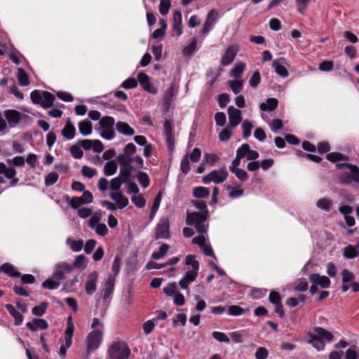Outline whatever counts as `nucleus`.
Listing matches in <instances>:
<instances>
[{
  "mask_svg": "<svg viewBox=\"0 0 359 359\" xmlns=\"http://www.w3.org/2000/svg\"><path fill=\"white\" fill-rule=\"evenodd\" d=\"M169 249V245L166 243L162 244L158 250L156 252H154L151 255V257L154 259H159L167 254Z\"/></svg>",
  "mask_w": 359,
  "mask_h": 359,
  "instance_id": "obj_38",
  "label": "nucleus"
},
{
  "mask_svg": "<svg viewBox=\"0 0 359 359\" xmlns=\"http://www.w3.org/2000/svg\"><path fill=\"white\" fill-rule=\"evenodd\" d=\"M26 326L32 331L38 330H46L48 327L47 321L42 318H34L32 321L28 322Z\"/></svg>",
  "mask_w": 359,
  "mask_h": 359,
  "instance_id": "obj_19",
  "label": "nucleus"
},
{
  "mask_svg": "<svg viewBox=\"0 0 359 359\" xmlns=\"http://www.w3.org/2000/svg\"><path fill=\"white\" fill-rule=\"evenodd\" d=\"M334 63L330 60H324L319 65V69L323 72H330L332 70Z\"/></svg>",
  "mask_w": 359,
  "mask_h": 359,
  "instance_id": "obj_62",
  "label": "nucleus"
},
{
  "mask_svg": "<svg viewBox=\"0 0 359 359\" xmlns=\"http://www.w3.org/2000/svg\"><path fill=\"white\" fill-rule=\"evenodd\" d=\"M171 6V0H161L159 5V12L161 15L168 14Z\"/></svg>",
  "mask_w": 359,
  "mask_h": 359,
  "instance_id": "obj_50",
  "label": "nucleus"
},
{
  "mask_svg": "<svg viewBox=\"0 0 359 359\" xmlns=\"http://www.w3.org/2000/svg\"><path fill=\"white\" fill-rule=\"evenodd\" d=\"M245 69V64L243 62H237L230 72V76L238 78L241 76Z\"/></svg>",
  "mask_w": 359,
  "mask_h": 359,
  "instance_id": "obj_32",
  "label": "nucleus"
},
{
  "mask_svg": "<svg viewBox=\"0 0 359 359\" xmlns=\"http://www.w3.org/2000/svg\"><path fill=\"white\" fill-rule=\"evenodd\" d=\"M43 96V91L35 90L31 93L30 97L34 104H40Z\"/></svg>",
  "mask_w": 359,
  "mask_h": 359,
  "instance_id": "obj_54",
  "label": "nucleus"
},
{
  "mask_svg": "<svg viewBox=\"0 0 359 359\" xmlns=\"http://www.w3.org/2000/svg\"><path fill=\"white\" fill-rule=\"evenodd\" d=\"M117 165L113 161H108L104 166V173L106 176H111L116 173Z\"/></svg>",
  "mask_w": 359,
  "mask_h": 359,
  "instance_id": "obj_39",
  "label": "nucleus"
},
{
  "mask_svg": "<svg viewBox=\"0 0 359 359\" xmlns=\"http://www.w3.org/2000/svg\"><path fill=\"white\" fill-rule=\"evenodd\" d=\"M59 175L55 172L48 173L45 178V184L46 186L54 184L58 180Z\"/></svg>",
  "mask_w": 359,
  "mask_h": 359,
  "instance_id": "obj_53",
  "label": "nucleus"
},
{
  "mask_svg": "<svg viewBox=\"0 0 359 359\" xmlns=\"http://www.w3.org/2000/svg\"><path fill=\"white\" fill-rule=\"evenodd\" d=\"M309 343L318 351H323L325 347L324 341L321 339H318L313 334L311 335V339L309 340Z\"/></svg>",
  "mask_w": 359,
  "mask_h": 359,
  "instance_id": "obj_34",
  "label": "nucleus"
},
{
  "mask_svg": "<svg viewBox=\"0 0 359 359\" xmlns=\"http://www.w3.org/2000/svg\"><path fill=\"white\" fill-rule=\"evenodd\" d=\"M164 131L166 136V141L169 149L174 147L175 137L172 133V128L170 121H166L164 123Z\"/></svg>",
  "mask_w": 359,
  "mask_h": 359,
  "instance_id": "obj_24",
  "label": "nucleus"
},
{
  "mask_svg": "<svg viewBox=\"0 0 359 359\" xmlns=\"http://www.w3.org/2000/svg\"><path fill=\"white\" fill-rule=\"evenodd\" d=\"M238 46L237 45H231L226 50L224 53L222 60L221 64L222 66H227L230 65L236 57L238 52Z\"/></svg>",
  "mask_w": 359,
  "mask_h": 359,
  "instance_id": "obj_12",
  "label": "nucleus"
},
{
  "mask_svg": "<svg viewBox=\"0 0 359 359\" xmlns=\"http://www.w3.org/2000/svg\"><path fill=\"white\" fill-rule=\"evenodd\" d=\"M182 17L180 11H175L173 13V29L177 36H180L182 34Z\"/></svg>",
  "mask_w": 359,
  "mask_h": 359,
  "instance_id": "obj_20",
  "label": "nucleus"
},
{
  "mask_svg": "<svg viewBox=\"0 0 359 359\" xmlns=\"http://www.w3.org/2000/svg\"><path fill=\"white\" fill-rule=\"evenodd\" d=\"M332 206V201L326 198H322L316 202V207L320 210L329 212Z\"/></svg>",
  "mask_w": 359,
  "mask_h": 359,
  "instance_id": "obj_33",
  "label": "nucleus"
},
{
  "mask_svg": "<svg viewBox=\"0 0 359 359\" xmlns=\"http://www.w3.org/2000/svg\"><path fill=\"white\" fill-rule=\"evenodd\" d=\"M131 175V170L128 168H121L119 175L117 177L123 183H126L129 180Z\"/></svg>",
  "mask_w": 359,
  "mask_h": 359,
  "instance_id": "obj_47",
  "label": "nucleus"
},
{
  "mask_svg": "<svg viewBox=\"0 0 359 359\" xmlns=\"http://www.w3.org/2000/svg\"><path fill=\"white\" fill-rule=\"evenodd\" d=\"M0 175H4L6 179L10 180V187H15L18 184L17 170L13 167H8L4 163H0Z\"/></svg>",
  "mask_w": 359,
  "mask_h": 359,
  "instance_id": "obj_10",
  "label": "nucleus"
},
{
  "mask_svg": "<svg viewBox=\"0 0 359 359\" xmlns=\"http://www.w3.org/2000/svg\"><path fill=\"white\" fill-rule=\"evenodd\" d=\"M174 95V88L171 86L169 89H168L164 94L163 97V102L166 106V108L168 109L172 101V97Z\"/></svg>",
  "mask_w": 359,
  "mask_h": 359,
  "instance_id": "obj_51",
  "label": "nucleus"
},
{
  "mask_svg": "<svg viewBox=\"0 0 359 359\" xmlns=\"http://www.w3.org/2000/svg\"><path fill=\"white\" fill-rule=\"evenodd\" d=\"M233 127L227 125L226 127H225L222 132L219 135V140L221 141H226L228 140L232 135V130Z\"/></svg>",
  "mask_w": 359,
  "mask_h": 359,
  "instance_id": "obj_46",
  "label": "nucleus"
},
{
  "mask_svg": "<svg viewBox=\"0 0 359 359\" xmlns=\"http://www.w3.org/2000/svg\"><path fill=\"white\" fill-rule=\"evenodd\" d=\"M210 191L204 187H198L194 189L193 194L196 198H204L209 196Z\"/></svg>",
  "mask_w": 359,
  "mask_h": 359,
  "instance_id": "obj_40",
  "label": "nucleus"
},
{
  "mask_svg": "<svg viewBox=\"0 0 359 359\" xmlns=\"http://www.w3.org/2000/svg\"><path fill=\"white\" fill-rule=\"evenodd\" d=\"M269 355L268 350L264 347H259L255 353L256 359H266Z\"/></svg>",
  "mask_w": 359,
  "mask_h": 359,
  "instance_id": "obj_64",
  "label": "nucleus"
},
{
  "mask_svg": "<svg viewBox=\"0 0 359 359\" xmlns=\"http://www.w3.org/2000/svg\"><path fill=\"white\" fill-rule=\"evenodd\" d=\"M218 12L215 9H212L208 14L205 21L213 25L218 18Z\"/></svg>",
  "mask_w": 359,
  "mask_h": 359,
  "instance_id": "obj_60",
  "label": "nucleus"
},
{
  "mask_svg": "<svg viewBox=\"0 0 359 359\" xmlns=\"http://www.w3.org/2000/svg\"><path fill=\"white\" fill-rule=\"evenodd\" d=\"M253 126L252 123L248 120H245L242 123L243 135L244 138L248 137L251 135V130Z\"/></svg>",
  "mask_w": 359,
  "mask_h": 359,
  "instance_id": "obj_52",
  "label": "nucleus"
},
{
  "mask_svg": "<svg viewBox=\"0 0 359 359\" xmlns=\"http://www.w3.org/2000/svg\"><path fill=\"white\" fill-rule=\"evenodd\" d=\"M326 158L330 161V162H337L340 161H346L347 160V157L339 152H332L330 154H327L326 156Z\"/></svg>",
  "mask_w": 359,
  "mask_h": 359,
  "instance_id": "obj_43",
  "label": "nucleus"
},
{
  "mask_svg": "<svg viewBox=\"0 0 359 359\" xmlns=\"http://www.w3.org/2000/svg\"><path fill=\"white\" fill-rule=\"evenodd\" d=\"M201 156V151L198 148H194L192 152L187 154L181 161L180 168L183 173L187 174L190 170L189 161L193 163L198 162Z\"/></svg>",
  "mask_w": 359,
  "mask_h": 359,
  "instance_id": "obj_5",
  "label": "nucleus"
},
{
  "mask_svg": "<svg viewBox=\"0 0 359 359\" xmlns=\"http://www.w3.org/2000/svg\"><path fill=\"white\" fill-rule=\"evenodd\" d=\"M229 86L234 94H238L243 89V81H229Z\"/></svg>",
  "mask_w": 359,
  "mask_h": 359,
  "instance_id": "obj_49",
  "label": "nucleus"
},
{
  "mask_svg": "<svg viewBox=\"0 0 359 359\" xmlns=\"http://www.w3.org/2000/svg\"><path fill=\"white\" fill-rule=\"evenodd\" d=\"M108 352L111 359H126L130 354L128 346L121 341L114 343Z\"/></svg>",
  "mask_w": 359,
  "mask_h": 359,
  "instance_id": "obj_2",
  "label": "nucleus"
},
{
  "mask_svg": "<svg viewBox=\"0 0 359 359\" xmlns=\"http://www.w3.org/2000/svg\"><path fill=\"white\" fill-rule=\"evenodd\" d=\"M309 280L316 285L323 288H327L330 285V280L325 276H320L318 273H312L309 276Z\"/></svg>",
  "mask_w": 359,
  "mask_h": 359,
  "instance_id": "obj_16",
  "label": "nucleus"
},
{
  "mask_svg": "<svg viewBox=\"0 0 359 359\" xmlns=\"http://www.w3.org/2000/svg\"><path fill=\"white\" fill-rule=\"evenodd\" d=\"M137 80L142 88L147 92L156 94L157 89L150 83L149 77L144 73L141 72L137 74Z\"/></svg>",
  "mask_w": 359,
  "mask_h": 359,
  "instance_id": "obj_15",
  "label": "nucleus"
},
{
  "mask_svg": "<svg viewBox=\"0 0 359 359\" xmlns=\"http://www.w3.org/2000/svg\"><path fill=\"white\" fill-rule=\"evenodd\" d=\"M116 129L120 134L126 136H132L135 133L128 123L123 121H118L116 123Z\"/></svg>",
  "mask_w": 359,
  "mask_h": 359,
  "instance_id": "obj_23",
  "label": "nucleus"
},
{
  "mask_svg": "<svg viewBox=\"0 0 359 359\" xmlns=\"http://www.w3.org/2000/svg\"><path fill=\"white\" fill-rule=\"evenodd\" d=\"M110 197L117 203L119 209H123L128 205V199L120 191L111 193Z\"/></svg>",
  "mask_w": 359,
  "mask_h": 359,
  "instance_id": "obj_21",
  "label": "nucleus"
},
{
  "mask_svg": "<svg viewBox=\"0 0 359 359\" xmlns=\"http://www.w3.org/2000/svg\"><path fill=\"white\" fill-rule=\"evenodd\" d=\"M231 172H233L241 181H245L248 177V173L243 169L238 168L231 170Z\"/></svg>",
  "mask_w": 359,
  "mask_h": 359,
  "instance_id": "obj_63",
  "label": "nucleus"
},
{
  "mask_svg": "<svg viewBox=\"0 0 359 359\" xmlns=\"http://www.w3.org/2000/svg\"><path fill=\"white\" fill-rule=\"evenodd\" d=\"M18 83L22 86H27L29 84L27 74L22 68H18Z\"/></svg>",
  "mask_w": 359,
  "mask_h": 359,
  "instance_id": "obj_37",
  "label": "nucleus"
},
{
  "mask_svg": "<svg viewBox=\"0 0 359 359\" xmlns=\"http://www.w3.org/2000/svg\"><path fill=\"white\" fill-rule=\"evenodd\" d=\"M66 243L71 250L74 252L81 251L83 246V241L82 240L74 241L69 238L67 239Z\"/></svg>",
  "mask_w": 359,
  "mask_h": 359,
  "instance_id": "obj_35",
  "label": "nucleus"
},
{
  "mask_svg": "<svg viewBox=\"0 0 359 359\" xmlns=\"http://www.w3.org/2000/svg\"><path fill=\"white\" fill-rule=\"evenodd\" d=\"M117 161L121 165L128 166L133 163V157L127 154H120L117 157Z\"/></svg>",
  "mask_w": 359,
  "mask_h": 359,
  "instance_id": "obj_48",
  "label": "nucleus"
},
{
  "mask_svg": "<svg viewBox=\"0 0 359 359\" xmlns=\"http://www.w3.org/2000/svg\"><path fill=\"white\" fill-rule=\"evenodd\" d=\"M0 272L5 273L11 277L18 278L21 273L17 271L13 265L10 263H5L0 266Z\"/></svg>",
  "mask_w": 359,
  "mask_h": 359,
  "instance_id": "obj_27",
  "label": "nucleus"
},
{
  "mask_svg": "<svg viewBox=\"0 0 359 359\" xmlns=\"http://www.w3.org/2000/svg\"><path fill=\"white\" fill-rule=\"evenodd\" d=\"M170 223L168 218L162 217L156 227L155 238L164 239L170 236Z\"/></svg>",
  "mask_w": 359,
  "mask_h": 359,
  "instance_id": "obj_9",
  "label": "nucleus"
},
{
  "mask_svg": "<svg viewBox=\"0 0 359 359\" xmlns=\"http://www.w3.org/2000/svg\"><path fill=\"white\" fill-rule=\"evenodd\" d=\"M114 279L111 277H109L108 279L106 280L104 288L102 290L103 292V298L104 299L109 297V296L111 294L113 290H114Z\"/></svg>",
  "mask_w": 359,
  "mask_h": 359,
  "instance_id": "obj_30",
  "label": "nucleus"
},
{
  "mask_svg": "<svg viewBox=\"0 0 359 359\" xmlns=\"http://www.w3.org/2000/svg\"><path fill=\"white\" fill-rule=\"evenodd\" d=\"M352 170H350L351 175L348 172H344L339 177V182L343 184H350L351 182L359 183V168L358 166H351Z\"/></svg>",
  "mask_w": 359,
  "mask_h": 359,
  "instance_id": "obj_11",
  "label": "nucleus"
},
{
  "mask_svg": "<svg viewBox=\"0 0 359 359\" xmlns=\"http://www.w3.org/2000/svg\"><path fill=\"white\" fill-rule=\"evenodd\" d=\"M115 120L111 116H104L100 120V125L102 128L100 135L105 140H112L115 137L114 126Z\"/></svg>",
  "mask_w": 359,
  "mask_h": 359,
  "instance_id": "obj_3",
  "label": "nucleus"
},
{
  "mask_svg": "<svg viewBox=\"0 0 359 359\" xmlns=\"http://www.w3.org/2000/svg\"><path fill=\"white\" fill-rule=\"evenodd\" d=\"M8 164H12L17 167H22L25 165V160L23 156H18L14 157L12 160L7 161Z\"/></svg>",
  "mask_w": 359,
  "mask_h": 359,
  "instance_id": "obj_58",
  "label": "nucleus"
},
{
  "mask_svg": "<svg viewBox=\"0 0 359 359\" xmlns=\"http://www.w3.org/2000/svg\"><path fill=\"white\" fill-rule=\"evenodd\" d=\"M81 173L84 177L93 178L97 174V170L87 165H83L81 168Z\"/></svg>",
  "mask_w": 359,
  "mask_h": 359,
  "instance_id": "obj_57",
  "label": "nucleus"
},
{
  "mask_svg": "<svg viewBox=\"0 0 359 359\" xmlns=\"http://www.w3.org/2000/svg\"><path fill=\"white\" fill-rule=\"evenodd\" d=\"M22 114L14 109H8L5 111V117L11 127L15 126L21 120Z\"/></svg>",
  "mask_w": 359,
  "mask_h": 359,
  "instance_id": "obj_18",
  "label": "nucleus"
},
{
  "mask_svg": "<svg viewBox=\"0 0 359 359\" xmlns=\"http://www.w3.org/2000/svg\"><path fill=\"white\" fill-rule=\"evenodd\" d=\"M73 270L72 264L65 262L57 263L55 267L52 276L54 279L59 281L66 278V274L69 273Z\"/></svg>",
  "mask_w": 359,
  "mask_h": 359,
  "instance_id": "obj_8",
  "label": "nucleus"
},
{
  "mask_svg": "<svg viewBox=\"0 0 359 359\" xmlns=\"http://www.w3.org/2000/svg\"><path fill=\"white\" fill-rule=\"evenodd\" d=\"M70 152L72 156L76 159L81 158L83 156V151L80 149L78 145H73L70 148Z\"/></svg>",
  "mask_w": 359,
  "mask_h": 359,
  "instance_id": "obj_61",
  "label": "nucleus"
},
{
  "mask_svg": "<svg viewBox=\"0 0 359 359\" xmlns=\"http://www.w3.org/2000/svg\"><path fill=\"white\" fill-rule=\"evenodd\" d=\"M278 101L276 98H269L266 102L260 104L259 107L262 111H273L276 109Z\"/></svg>",
  "mask_w": 359,
  "mask_h": 359,
  "instance_id": "obj_29",
  "label": "nucleus"
},
{
  "mask_svg": "<svg viewBox=\"0 0 359 359\" xmlns=\"http://www.w3.org/2000/svg\"><path fill=\"white\" fill-rule=\"evenodd\" d=\"M76 128L69 119L67 120L64 128L62 130V135L67 140H72L74 137Z\"/></svg>",
  "mask_w": 359,
  "mask_h": 359,
  "instance_id": "obj_25",
  "label": "nucleus"
},
{
  "mask_svg": "<svg viewBox=\"0 0 359 359\" xmlns=\"http://www.w3.org/2000/svg\"><path fill=\"white\" fill-rule=\"evenodd\" d=\"M6 308L8 313L15 318V324L16 325H21L23 321V316L11 304H6Z\"/></svg>",
  "mask_w": 359,
  "mask_h": 359,
  "instance_id": "obj_28",
  "label": "nucleus"
},
{
  "mask_svg": "<svg viewBox=\"0 0 359 359\" xmlns=\"http://www.w3.org/2000/svg\"><path fill=\"white\" fill-rule=\"evenodd\" d=\"M342 283H353L354 280V276L353 274L348 271L347 269L343 270L342 273Z\"/></svg>",
  "mask_w": 359,
  "mask_h": 359,
  "instance_id": "obj_59",
  "label": "nucleus"
},
{
  "mask_svg": "<svg viewBox=\"0 0 359 359\" xmlns=\"http://www.w3.org/2000/svg\"><path fill=\"white\" fill-rule=\"evenodd\" d=\"M313 332L314 333L313 334L314 336L318 339H323V341L325 340L330 342L332 341L334 338L333 334L330 332L320 327H315Z\"/></svg>",
  "mask_w": 359,
  "mask_h": 359,
  "instance_id": "obj_22",
  "label": "nucleus"
},
{
  "mask_svg": "<svg viewBox=\"0 0 359 359\" xmlns=\"http://www.w3.org/2000/svg\"><path fill=\"white\" fill-rule=\"evenodd\" d=\"M72 318L69 317L68 319L67 327L65 332V344H62L60 348L59 354L62 358H65L67 354V350L72 345V337L74 331V326L71 323Z\"/></svg>",
  "mask_w": 359,
  "mask_h": 359,
  "instance_id": "obj_6",
  "label": "nucleus"
},
{
  "mask_svg": "<svg viewBox=\"0 0 359 359\" xmlns=\"http://www.w3.org/2000/svg\"><path fill=\"white\" fill-rule=\"evenodd\" d=\"M137 178L143 188H147L150 183V179L148 174L143 171H139L137 174Z\"/></svg>",
  "mask_w": 359,
  "mask_h": 359,
  "instance_id": "obj_36",
  "label": "nucleus"
},
{
  "mask_svg": "<svg viewBox=\"0 0 359 359\" xmlns=\"http://www.w3.org/2000/svg\"><path fill=\"white\" fill-rule=\"evenodd\" d=\"M97 278L98 274L96 271H93L88 276L86 283V291L88 294L91 295L96 291Z\"/></svg>",
  "mask_w": 359,
  "mask_h": 359,
  "instance_id": "obj_17",
  "label": "nucleus"
},
{
  "mask_svg": "<svg viewBox=\"0 0 359 359\" xmlns=\"http://www.w3.org/2000/svg\"><path fill=\"white\" fill-rule=\"evenodd\" d=\"M272 66L274 68L275 72L280 76L287 77L288 76L287 69L284 66L281 65L278 61L273 60Z\"/></svg>",
  "mask_w": 359,
  "mask_h": 359,
  "instance_id": "obj_41",
  "label": "nucleus"
},
{
  "mask_svg": "<svg viewBox=\"0 0 359 359\" xmlns=\"http://www.w3.org/2000/svg\"><path fill=\"white\" fill-rule=\"evenodd\" d=\"M357 255H358V251L355 249V248H354L353 246L348 245L345 248L344 252V255L346 258L352 259V258L355 257L357 256Z\"/></svg>",
  "mask_w": 359,
  "mask_h": 359,
  "instance_id": "obj_55",
  "label": "nucleus"
},
{
  "mask_svg": "<svg viewBox=\"0 0 359 359\" xmlns=\"http://www.w3.org/2000/svg\"><path fill=\"white\" fill-rule=\"evenodd\" d=\"M48 306V304L47 302H42L39 306H34L32 309V312L34 316H41L46 313Z\"/></svg>",
  "mask_w": 359,
  "mask_h": 359,
  "instance_id": "obj_45",
  "label": "nucleus"
},
{
  "mask_svg": "<svg viewBox=\"0 0 359 359\" xmlns=\"http://www.w3.org/2000/svg\"><path fill=\"white\" fill-rule=\"evenodd\" d=\"M228 114L229 126L235 128L241 123L242 120V113L240 109H238L233 106H230L228 108Z\"/></svg>",
  "mask_w": 359,
  "mask_h": 359,
  "instance_id": "obj_13",
  "label": "nucleus"
},
{
  "mask_svg": "<svg viewBox=\"0 0 359 359\" xmlns=\"http://www.w3.org/2000/svg\"><path fill=\"white\" fill-rule=\"evenodd\" d=\"M185 264L192 266V271L198 272L199 270V262L196 259L194 255H189L186 257Z\"/></svg>",
  "mask_w": 359,
  "mask_h": 359,
  "instance_id": "obj_42",
  "label": "nucleus"
},
{
  "mask_svg": "<svg viewBox=\"0 0 359 359\" xmlns=\"http://www.w3.org/2000/svg\"><path fill=\"white\" fill-rule=\"evenodd\" d=\"M60 285V281L58 280L54 279L53 278V279H47L42 283V287L48 290L57 289Z\"/></svg>",
  "mask_w": 359,
  "mask_h": 359,
  "instance_id": "obj_44",
  "label": "nucleus"
},
{
  "mask_svg": "<svg viewBox=\"0 0 359 359\" xmlns=\"http://www.w3.org/2000/svg\"><path fill=\"white\" fill-rule=\"evenodd\" d=\"M207 219L205 214L194 212L187 215L186 222L188 225H194L198 233L204 234L208 229V225L205 224Z\"/></svg>",
  "mask_w": 359,
  "mask_h": 359,
  "instance_id": "obj_1",
  "label": "nucleus"
},
{
  "mask_svg": "<svg viewBox=\"0 0 359 359\" xmlns=\"http://www.w3.org/2000/svg\"><path fill=\"white\" fill-rule=\"evenodd\" d=\"M103 333L98 330L90 332L86 338V352H90L97 349L102 341Z\"/></svg>",
  "mask_w": 359,
  "mask_h": 359,
  "instance_id": "obj_4",
  "label": "nucleus"
},
{
  "mask_svg": "<svg viewBox=\"0 0 359 359\" xmlns=\"http://www.w3.org/2000/svg\"><path fill=\"white\" fill-rule=\"evenodd\" d=\"M228 175V172L224 168L214 170L203 177V182L204 183L211 182L217 184L222 183L226 180Z\"/></svg>",
  "mask_w": 359,
  "mask_h": 359,
  "instance_id": "obj_7",
  "label": "nucleus"
},
{
  "mask_svg": "<svg viewBox=\"0 0 359 359\" xmlns=\"http://www.w3.org/2000/svg\"><path fill=\"white\" fill-rule=\"evenodd\" d=\"M196 271H187L183 278L180 280L179 285L182 290H187L188 293L190 292L189 285L193 283L198 276Z\"/></svg>",
  "mask_w": 359,
  "mask_h": 359,
  "instance_id": "obj_14",
  "label": "nucleus"
},
{
  "mask_svg": "<svg viewBox=\"0 0 359 359\" xmlns=\"http://www.w3.org/2000/svg\"><path fill=\"white\" fill-rule=\"evenodd\" d=\"M261 81V75L258 71H255L250 79L249 83L252 88L258 86Z\"/></svg>",
  "mask_w": 359,
  "mask_h": 359,
  "instance_id": "obj_56",
  "label": "nucleus"
},
{
  "mask_svg": "<svg viewBox=\"0 0 359 359\" xmlns=\"http://www.w3.org/2000/svg\"><path fill=\"white\" fill-rule=\"evenodd\" d=\"M79 133L84 136L89 135L93 131L92 123L88 120H83L78 124Z\"/></svg>",
  "mask_w": 359,
  "mask_h": 359,
  "instance_id": "obj_26",
  "label": "nucleus"
},
{
  "mask_svg": "<svg viewBox=\"0 0 359 359\" xmlns=\"http://www.w3.org/2000/svg\"><path fill=\"white\" fill-rule=\"evenodd\" d=\"M55 100L54 95L48 91H43V96L40 105L45 109L50 108L53 105Z\"/></svg>",
  "mask_w": 359,
  "mask_h": 359,
  "instance_id": "obj_31",
  "label": "nucleus"
}]
</instances>
